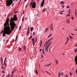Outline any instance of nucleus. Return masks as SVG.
I'll list each match as a JSON object with an SVG mask.
<instances>
[{
    "mask_svg": "<svg viewBox=\"0 0 77 77\" xmlns=\"http://www.w3.org/2000/svg\"><path fill=\"white\" fill-rule=\"evenodd\" d=\"M5 28H4V31L2 30L1 32V34H3V36H6V34L7 35H10L11 33H12V32L11 30V28L9 26V19L8 18L6 20L5 22L4 25Z\"/></svg>",
    "mask_w": 77,
    "mask_h": 77,
    "instance_id": "obj_1",
    "label": "nucleus"
},
{
    "mask_svg": "<svg viewBox=\"0 0 77 77\" xmlns=\"http://www.w3.org/2000/svg\"><path fill=\"white\" fill-rule=\"evenodd\" d=\"M14 21H17V15H14L13 18L11 17L10 20V25L11 31H14V29H15V26H16V24Z\"/></svg>",
    "mask_w": 77,
    "mask_h": 77,
    "instance_id": "obj_2",
    "label": "nucleus"
},
{
    "mask_svg": "<svg viewBox=\"0 0 77 77\" xmlns=\"http://www.w3.org/2000/svg\"><path fill=\"white\" fill-rule=\"evenodd\" d=\"M13 1L15 2V0H7L6 1V5L7 6H11L13 3Z\"/></svg>",
    "mask_w": 77,
    "mask_h": 77,
    "instance_id": "obj_3",
    "label": "nucleus"
},
{
    "mask_svg": "<svg viewBox=\"0 0 77 77\" xmlns=\"http://www.w3.org/2000/svg\"><path fill=\"white\" fill-rule=\"evenodd\" d=\"M32 5H33L32 6ZM30 6H32V8L35 9L36 8V2H34V3L33 2H32L30 4Z\"/></svg>",
    "mask_w": 77,
    "mask_h": 77,
    "instance_id": "obj_4",
    "label": "nucleus"
},
{
    "mask_svg": "<svg viewBox=\"0 0 77 77\" xmlns=\"http://www.w3.org/2000/svg\"><path fill=\"white\" fill-rule=\"evenodd\" d=\"M44 5V0H43L42 2V3L41 6L42 7V6H43Z\"/></svg>",
    "mask_w": 77,
    "mask_h": 77,
    "instance_id": "obj_5",
    "label": "nucleus"
},
{
    "mask_svg": "<svg viewBox=\"0 0 77 77\" xmlns=\"http://www.w3.org/2000/svg\"><path fill=\"white\" fill-rule=\"evenodd\" d=\"M53 24H51V30H53Z\"/></svg>",
    "mask_w": 77,
    "mask_h": 77,
    "instance_id": "obj_6",
    "label": "nucleus"
},
{
    "mask_svg": "<svg viewBox=\"0 0 77 77\" xmlns=\"http://www.w3.org/2000/svg\"><path fill=\"white\" fill-rule=\"evenodd\" d=\"M11 14H12V13H10L8 15V18H7V20H8V18L9 19V17H10V16H11Z\"/></svg>",
    "mask_w": 77,
    "mask_h": 77,
    "instance_id": "obj_7",
    "label": "nucleus"
},
{
    "mask_svg": "<svg viewBox=\"0 0 77 77\" xmlns=\"http://www.w3.org/2000/svg\"><path fill=\"white\" fill-rule=\"evenodd\" d=\"M66 23H70V21H69V19H68L66 21Z\"/></svg>",
    "mask_w": 77,
    "mask_h": 77,
    "instance_id": "obj_8",
    "label": "nucleus"
},
{
    "mask_svg": "<svg viewBox=\"0 0 77 77\" xmlns=\"http://www.w3.org/2000/svg\"><path fill=\"white\" fill-rule=\"evenodd\" d=\"M55 62L56 63V65H57V64H59V61H58L56 59Z\"/></svg>",
    "mask_w": 77,
    "mask_h": 77,
    "instance_id": "obj_9",
    "label": "nucleus"
},
{
    "mask_svg": "<svg viewBox=\"0 0 77 77\" xmlns=\"http://www.w3.org/2000/svg\"><path fill=\"white\" fill-rule=\"evenodd\" d=\"M46 10H47V9L46 8H44V9L42 11V12H45V11H46Z\"/></svg>",
    "mask_w": 77,
    "mask_h": 77,
    "instance_id": "obj_10",
    "label": "nucleus"
},
{
    "mask_svg": "<svg viewBox=\"0 0 77 77\" xmlns=\"http://www.w3.org/2000/svg\"><path fill=\"white\" fill-rule=\"evenodd\" d=\"M51 64V63L49 64L45 65V66H50V65Z\"/></svg>",
    "mask_w": 77,
    "mask_h": 77,
    "instance_id": "obj_11",
    "label": "nucleus"
},
{
    "mask_svg": "<svg viewBox=\"0 0 77 77\" xmlns=\"http://www.w3.org/2000/svg\"><path fill=\"white\" fill-rule=\"evenodd\" d=\"M43 54H44V55H45V52H44V49H43V52H42Z\"/></svg>",
    "mask_w": 77,
    "mask_h": 77,
    "instance_id": "obj_12",
    "label": "nucleus"
},
{
    "mask_svg": "<svg viewBox=\"0 0 77 77\" xmlns=\"http://www.w3.org/2000/svg\"><path fill=\"white\" fill-rule=\"evenodd\" d=\"M30 33V31H28L27 32V35H28Z\"/></svg>",
    "mask_w": 77,
    "mask_h": 77,
    "instance_id": "obj_13",
    "label": "nucleus"
},
{
    "mask_svg": "<svg viewBox=\"0 0 77 77\" xmlns=\"http://www.w3.org/2000/svg\"><path fill=\"white\" fill-rule=\"evenodd\" d=\"M48 28H46L45 30L46 31H45V33H46L47 31H48Z\"/></svg>",
    "mask_w": 77,
    "mask_h": 77,
    "instance_id": "obj_14",
    "label": "nucleus"
},
{
    "mask_svg": "<svg viewBox=\"0 0 77 77\" xmlns=\"http://www.w3.org/2000/svg\"><path fill=\"white\" fill-rule=\"evenodd\" d=\"M23 48L24 50H26V46H23Z\"/></svg>",
    "mask_w": 77,
    "mask_h": 77,
    "instance_id": "obj_15",
    "label": "nucleus"
},
{
    "mask_svg": "<svg viewBox=\"0 0 77 77\" xmlns=\"http://www.w3.org/2000/svg\"><path fill=\"white\" fill-rule=\"evenodd\" d=\"M61 75V73L59 72L58 74V77H60Z\"/></svg>",
    "mask_w": 77,
    "mask_h": 77,
    "instance_id": "obj_16",
    "label": "nucleus"
},
{
    "mask_svg": "<svg viewBox=\"0 0 77 77\" xmlns=\"http://www.w3.org/2000/svg\"><path fill=\"white\" fill-rule=\"evenodd\" d=\"M20 51H21V50H22V49L20 48H19L18 49Z\"/></svg>",
    "mask_w": 77,
    "mask_h": 77,
    "instance_id": "obj_17",
    "label": "nucleus"
},
{
    "mask_svg": "<svg viewBox=\"0 0 77 77\" xmlns=\"http://www.w3.org/2000/svg\"><path fill=\"white\" fill-rule=\"evenodd\" d=\"M60 4H63H63H64V2L63 1H61L60 2Z\"/></svg>",
    "mask_w": 77,
    "mask_h": 77,
    "instance_id": "obj_18",
    "label": "nucleus"
},
{
    "mask_svg": "<svg viewBox=\"0 0 77 77\" xmlns=\"http://www.w3.org/2000/svg\"><path fill=\"white\" fill-rule=\"evenodd\" d=\"M33 29H34V28H33V27H32L31 28V30L32 32V31H33Z\"/></svg>",
    "mask_w": 77,
    "mask_h": 77,
    "instance_id": "obj_19",
    "label": "nucleus"
},
{
    "mask_svg": "<svg viewBox=\"0 0 77 77\" xmlns=\"http://www.w3.org/2000/svg\"><path fill=\"white\" fill-rule=\"evenodd\" d=\"M53 39V38H52L48 40L49 41V42H50V41H51V40H52Z\"/></svg>",
    "mask_w": 77,
    "mask_h": 77,
    "instance_id": "obj_20",
    "label": "nucleus"
},
{
    "mask_svg": "<svg viewBox=\"0 0 77 77\" xmlns=\"http://www.w3.org/2000/svg\"><path fill=\"white\" fill-rule=\"evenodd\" d=\"M17 38H18V35H17L16 39H15V41H17Z\"/></svg>",
    "mask_w": 77,
    "mask_h": 77,
    "instance_id": "obj_21",
    "label": "nucleus"
},
{
    "mask_svg": "<svg viewBox=\"0 0 77 77\" xmlns=\"http://www.w3.org/2000/svg\"><path fill=\"white\" fill-rule=\"evenodd\" d=\"M48 44V43H47L46 45V47L45 48V51H46V47H47V46Z\"/></svg>",
    "mask_w": 77,
    "mask_h": 77,
    "instance_id": "obj_22",
    "label": "nucleus"
},
{
    "mask_svg": "<svg viewBox=\"0 0 77 77\" xmlns=\"http://www.w3.org/2000/svg\"><path fill=\"white\" fill-rule=\"evenodd\" d=\"M13 70H14V71H17V69H16V68H15V67H14L13 68Z\"/></svg>",
    "mask_w": 77,
    "mask_h": 77,
    "instance_id": "obj_23",
    "label": "nucleus"
},
{
    "mask_svg": "<svg viewBox=\"0 0 77 77\" xmlns=\"http://www.w3.org/2000/svg\"><path fill=\"white\" fill-rule=\"evenodd\" d=\"M4 64L5 65V66L6 67L7 65H6V62H4Z\"/></svg>",
    "mask_w": 77,
    "mask_h": 77,
    "instance_id": "obj_24",
    "label": "nucleus"
},
{
    "mask_svg": "<svg viewBox=\"0 0 77 77\" xmlns=\"http://www.w3.org/2000/svg\"><path fill=\"white\" fill-rule=\"evenodd\" d=\"M68 41H69V37H67V42H68Z\"/></svg>",
    "mask_w": 77,
    "mask_h": 77,
    "instance_id": "obj_25",
    "label": "nucleus"
},
{
    "mask_svg": "<svg viewBox=\"0 0 77 77\" xmlns=\"http://www.w3.org/2000/svg\"><path fill=\"white\" fill-rule=\"evenodd\" d=\"M76 11H77V9H76L75 10V15L76 17H77Z\"/></svg>",
    "mask_w": 77,
    "mask_h": 77,
    "instance_id": "obj_26",
    "label": "nucleus"
},
{
    "mask_svg": "<svg viewBox=\"0 0 77 77\" xmlns=\"http://www.w3.org/2000/svg\"><path fill=\"white\" fill-rule=\"evenodd\" d=\"M45 72H47V73H48V74H50V75H51V74L50 73L48 72L47 71H45Z\"/></svg>",
    "mask_w": 77,
    "mask_h": 77,
    "instance_id": "obj_27",
    "label": "nucleus"
},
{
    "mask_svg": "<svg viewBox=\"0 0 77 77\" xmlns=\"http://www.w3.org/2000/svg\"><path fill=\"white\" fill-rule=\"evenodd\" d=\"M45 72H47V73H48V74H50V75H51V74L50 73L48 72L47 71H45Z\"/></svg>",
    "mask_w": 77,
    "mask_h": 77,
    "instance_id": "obj_28",
    "label": "nucleus"
},
{
    "mask_svg": "<svg viewBox=\"0 0 77 77\" xmlns=\"http://www.w3.org/2000/svg\"><path fill=\"white\" fill-rule=\"evenodd\" d=\"M51 35H52V34H51L50 35H49L48 36V38H50V37H51Z\"/></svg>",
    "mask_w": 77,
    "mask_h": 77,
    "instance_id": "obj_29",
    "label": "nucleus"
},
{
    "mask_svg": "<svg viewBox=\"0 0 77 77\" xmlns=\"http://www.w3.org/2000/svg\"><path fill=\"white\" fill-rule=\"evenodd\" d=\"M6 59H7V58H5V59H4V62H6Z\"/></svg>",
    "mask_w": 77,
    "mask_h": 77,
    "instance_id": "obj_30",
    "label": "nucleus"
},
{
    "mask_svg": "<svg viewBox=\"0 0 77 77\" xmlns=\"http://www.w3.org/2000/svg\"><path fill=\"white\" fill-rule=\"evenodd\" d=\"M15 71H12V74H14V72H15Z\"/></svg>",
    "mask_w": 77,
    "mask_h": 77,
    "instance_id": "obj_31",
    "label": "nucleus"
},
{
    "mask_svg": "<svg viewBox=\"0 0 77 77\" xmlns=\"http://www.w3.org/2000/svg\"><path fill=\"white\" fill-rule=\"evenodd\" d=\"M48 47L47 46L46 48V51L47 52H48Z\"/></svg>",
    "mask_w": 77,
    "mask_h": 77,
    "instance_id": "obj_32",
    "label": "nucleus"
},
{
    "mask_svg": "<svg viewBox=\"0 0 77 77\" xmlns=\"http://www.w3.org/2000/svg\"><path fill=\"white\" fill-rule=\"evenodd\" d=\"M69 13L70 14V13H71V10L69 9Z\"/></svg>",
    "mask_w": 77,
    "mask_h": 77,
    "instance_id": "obj_33",
    "label": "nucleus"
},
{
    "mask_svg": "<svg viewBox=\"0 0 77 77\" xmlns=\"http://www.w3.org/2000/svg\"><path fill=\"white\" fill-rule=\"evenodd\" d=\"M42 41H40V47H41V45H42Z\"/></svg>",
    "mask_w": 77,
    "mask_h": 77,
    "instance_id": "obj_34",
    "label": "nucleus"
},
{
    "mask_svg": "<svg viewBox=\"0 0 77 77\" xmlns=\"http://www.w3.org/2000/svg\"><path fill=\"white\" fill-rule=\"evenodd\" d=\"M74 51H75V53H76V52H77V48H76V49H75V50Z\"/></svg>",
    "mask_w": 77,
    "mask_h": 77,
    "instance_id": "obj_35",
    "label": "nucleus"
},
{
    "mask_svg": "<svg viewBox=\"0 0 77 77\" xmlns=\"http://www.w3.org/2000/svg\"><path fill=\"white\" fill-rule=\"evenodd\" d=\"M35 72H36V74H38V71H37V70H35Z\"/></svg>",
    "mask_w": 77,
    "mask_h": 77,
    "instance_id": "obj_36",
    "label": "nucleus"
},
{
    "mask_svg": "<svg viewBox=\"0 0 77 77\" xmlns=\"http://www.w3.org/2000/svg\"><path fill=\"white\" fill-rule=\"evenodd\" d=\"M50 41H49L48 40L47 42H46L47 43H49L50 42Z\"/></svg>",
    "mask_w": 77,
    "mask_h": 77,
    "instance_id": "obj_37",
    "label": "nucleus"
},
{
    "mask_svg": "<svg viewBox=\"0 0 77 77\" xmlns=\"http://www.w3.org/2000/svg\"><path fill=\"white\" fill-rule=\"evenodd\" d=\"M2 69H5V68L3 67V66H2Z\"/></svg>",
    "mask_w": 77,
    "mask_h": 77,
    "instance_id": "obj_38",
    "label": "nucleus"
},
{
    "mask_svg": "<svg viewBox=\"0 0 77 77\" xmlns=\"http://www.w3.org/2000/svg\"><path fill=\"white\" fill-rule=\"evenodd\" d=\"M69 36L71 39H73V37H72L70 35H69Z\"/></svg>",
    "mask_w": 77,
    "mask_h": 77,
    "instance_id": "obj_39",
    "label": "nucleus"
},
{
    "mask_svg": "<svg viewBox=\"0 0 77 77\" xmlns=\"http://www.w3.org/2000/svg\"><path fill=\"white\" fill-rule=\"evenodd\" d=\"M30 30V27H29L28 28V31H29Z\"/></svg>",
    "mask_w": 77,
    "mask_h": 77,
    "instance_id": "obj_40",
    "label": "nucleus"
},
{
    "mask_svg": "<svg viewBox=\"0 0 77 77\" xmlns=\"http://www.w3.org/2000/svg\"><path fill=\"white\" fill-rule=\"evenodd\" d=\"M67 9H68L69 8V6H68L66 7Z\"/></svg>",
    "mask_w": 77,
    "mask_h": 77,
    "instance_id": "obj_41",
    "label": "nucleus"
},
{
    "mask_svg": "<svg viewBox=\"0 0 77 77\" xmlns=\"http://www.w3.org/2000/svg\"><path fill=\"white\" fill-rule=\"evenodd\" d=\"M24 17H23V19H22V21H24Z\"/></svg>",
    "mask_w": 77,
    "mask_h": 77,
    "instance_id": "obj_42",
    "label": "nucleus"
},
{
    "mask_svg": "<svg viewBox=\"0 0 77 77\" xmlns=\"http://www.w3.org/2000/svg\"><path fill=\"white\" fill-rule=\"evenodd\" d=\"M37 42V38L35 39V42Z\"/></svg>",
    "mask_w": 77,
    "mask_h": 77,
    "instance_id": "obj_43",
    "label": "nucleus"
},
{
    "mask_svg": "<svg viewBox=\"0 0 77 77\" xmlns=\"http://www.w3.org/2000/svg\"><path fill=\"white\" fill-rule=\"evenodd\" d=\"M21 29V26H20L19 28V30H20Z\"/></svg>",
    "mask_w": 77,
    "mask_h": 77,
    "instance_id": "obj_44",
    "label": "nucleus"
},
{
    "mask_svg": "<svg viewBox=\"0 0 77 77\" xmlns=\"http://www.w3.org/2000/svg\"><path fill=\"white\" fill-rule=\"evenodd\" d=\"M32 41H33V42H34V41H35V39L34 38H33L32 39Z\"/></svg>",
    "mask_w": 77,
    "mask_h": 77,
    "instance_id": "obj_45",
    "label": "nucleus"
},
{
    "mask_svg": "<svg viewBox=\"0 0 77 77\" xmlns=\"http://www.w3.org/2000/svg\"><path fill=\"white\" fill-rule=\"evenodd\" d=\"M32 38V35L29 38V39H31V38Z\"/></svg>",
    "mask_w": 77,
    "mask_h": 77,
    "instance_id": "obj_46",
    "label": "nucleus"
},
{
    "mask_svg": "<svg viewBox=\"0 0 77 77\" xmlns=\"http://www.w3.org/2000/svg\"><path fill=\"white\" fill-rule=\"evenodd\" d=\"M3 58L2 57H1V61H3Z\"/></svg>",
    "mask_w": 77,
    "mask_h": 77,
    "instance_id": "obj_47",
    "label": "nucleus"
},
{
    "mask_svg": "<svg viewBox=\"0 0 77 77\" xmlns=\"http://www.w3.org/2000/svg\"><path fill=\"white\" fill-rule=\"evenodd\" d=\"M64 74H63V73L62 72V74H61V76H63V75Z\"/></svg>",
    "mask_w": 77,
    "mask_h": 77,
    "instance_id": "obj_48",
    "label": "nucleus"
},
{
    "mask_svg": "<svg viewBox=\"0 0 77 77\" xmlns=\"http://www.w3.org/2000/svg\"><path fill=\"white\" fill-rule=\"evenodd\" d=\"M35 32H33V35L34 36V35H35Z\"/></svg>",
    "mask_w": 77,
    "mask_h": 77,
    "instance_id": "obj_49",
    "label": "nucleus"
},
{
    "mask_svg": "<svg viewBox=\"0 0 77 77\" xmlns=\"http://www.w3.org/2000/svg\"><path fill=\"white\" fill-rule=\"evenodd\" d=\"M10 76H11V74H9L8 76V77H10Z\"/></svg>",
    "mask_w": 77,
    "mask_h": 77,
    "instance_id": "obj_50",
    "label": "nucleus"
},
{
    "mask_svg": "<svg viewBox=\"0 0 77 77\" xmlns=\"http://www.w3.org/2000/svg\"><path fill=\"white\" fill-rule=\"evenodd\" d=\"M18 12V11H15V12H14V14H17V13Z\"/></svg>",
    "mask_w": 77,
    "mask_h": 77,
    "instance_id": "obj_51",
    "label": "nucleus"
},
{
    "mask_svg": "<svg viewBox=\"0 0 77 77\" xmlns=\"http://www.w3.org/2000/svg\"><path fill=\"white\" fill-rule=\"evenodd\" d=\"M2 73H3L4 74L5 73V72L4 71L2 70Z\"/></svg>",
    "mask_w": 77,
    "mask_h": 77,
    "instance_id": "obj_52",
    "label": "nucleus"
},
{
    "mask_svg": "<svg viewBox=\"0 0 77 77\" xmlns=\"http://www.w3.org/2000/svg\"><path fill=\"white\" fill-rule=\"evenodd\" d=\"M51 43H52V42H51L49 44V45H51Z\"/></svg>",
    "mask_w": 77,
    "mask_h": 77,
    "instance_id": "obj_53",
    "label": "nucleus"
},
{
    "mask_svg": "<svg viewBox=\"0 0 77 77\" xmlns=\"http://www.w3.org/2000/svg\"><path fill=\"white\" fill-rule=\"evenodd\" d=\"M51 47H50L49 49V52H50V50L51 49Z\"/></svg>",
    "mask_w": 77,
    "mask_h": 77,
    "instance_id": "obj_54",
    "label": "nucleus"
},
{
    "mask_svg": "<svg viewBox=\"0 0 77 77\" xmlns=\"http://www.w3.org/2000/svg\"><path fill=\"white\" fill-rule=\"evenodd\" d=\"M61 12H65V11H61Z\"/></svg>",
    "mask_w": 77,
    "mask_h": 77,
    "instance_id": "obj_55",
    "label": "nucleus"
},
{
    "mask_svg": "<svg viewBox=\"0 0 77 77\" xmlns=\"http://www.w3.org/2000/svg\"><path fill=\"white\" fill-rule=\"evenodd\" d=\"M70 75H72V73L70 72Z\"/></svg>",
    "mask_w": 77,
    "mask_h": 77,
    "instance_id": "obj_56",
    "label": "nucleus"
},
{
    "mask_svg": "<svg viewBox=\"0 0 77 77\" xmlns=\"http://www.w3.org/2000/svg\"><path fill=\"white\" fill-rule=\"evenodd\" d=\"M70 16V15L69 14H68V15H67V17L69 16Z\"/></svg>",
    "mask_w": 77,
    "mask_h": 77,
    "instance_id": "obj_57",
    "label": "nucleus"
},
{
    "mask_svg": "<svg viewBox=\"0 0 77 77\" xmlns=\"http://www.w3.org/2000/svg\"><path fill=\"white\" fill-rule=\"evenodd\" d=\"M2 65H4V63H2Z\"/></svg>",
    "mask_w": 77,
    "mask_h": 77,
    "instance_id": "obj_58",
    "label": "nucleus"
},
{
    "mask_svg": "<svg viewBox=\"0 0 77 77\" xmlns=\"http://www.w3.org/2000/svg\"><path fill=\"white\" fill-rule=\"evenodd\" d=\"M47 44V42H45V45H46V44Z\"/></svg>",
    "mask_w": 77,
    "mask_h": 77,
    "instance_id": "obj_59",
    "label": "nucleus"
},
{
    "mask_svg": "<svg viewBox=\"0 0 77 77\" xmlns=\"http://www.w3.org/2000/svg\"><path fill=\"white\" fill-rule=\"evenodd\" d=\"M33 45H34V44H35V42H33Z\"/></svg>",
    "mask_w": 77,
    "mask_h": 77,
    "instance_id": "obj_60",
    "label": "nucleus"
},
{
    "mask_svg": "<svg viewBox=\"0 0 77 77\" xmlns=\"http://www.w3.org/2000/svg\"><path fill=\"white\" fill-rule=\"evenodd\" d=\"M13 76H14V75H12L11 76V77H13Z\"/></svg>",
    "mask_w": 77,
    "mask_h": 77,
    "instance_id": "obj_61",
    "label": "nucleus"
},
{
    "mask_svg": "<svg viewBox=\"0 0 77 77\" xmlns=\"http://www.w3.org/2000/svg\"><path fill=\"white\" fill-rule=\"evenodd\" d=\"M76 44H77V45H75V47H76V46H77V42H76Z\"/></svg>",
    "mask_w": 77,
    "mask_h": 77,
    "instance_id": "obj_62",
    "label": "nucleus"
},
{
    "mask_svg": "<svg viewBox=\"0 0 77 77\" xmlns=\"http://www.w3.org/2000/svg\"><path fill=\"white\" fill-rule=\"evenodd\" d=\"M76 73H77V69H76Z\"/></svg>",
    "mask_w": 77,
    "mask_h": 77,
    "instance_id": "obj_63",
    "label": "nucleus"
},
{
    "mask_svg": "<svg viewBox=\"0 0 77 77\" xmlns=\"http://www.w3.org/2000/svg\"><path fill=\"white\" fill-rule=\"evenodd\" d=\"M66 77H68V75H66Z\"/></svg>",
    "mask_w": 77,
    "mask_h": 77,
    "instance_id": "obj_64",
    "label": "nucleus"
}]
</instances>
